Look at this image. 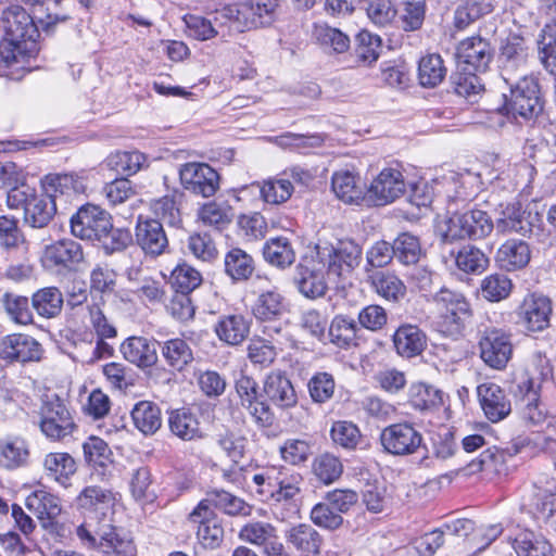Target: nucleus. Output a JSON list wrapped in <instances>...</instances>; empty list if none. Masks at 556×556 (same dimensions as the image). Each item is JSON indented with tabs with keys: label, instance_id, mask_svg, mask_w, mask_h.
<instances>
[{
	"label": "nucleus",
	"instance_id": "1",
	"mask_svg": "<svg viewBox=\"0 0 556 556\" xmlns=\"http://www.w3.org/2000/svg\"><path fill=\"white\" fill-rule=\"evenodd\" d=\"M553 377V368L549 359L541 353L532 355L521 379L511 387V393L516 399V407L521 419L531 426L542 425L547 413L540 402L542 383Z\"/></svg>",
	"mask_w": 556,
	"mask_h": 556
},
{
	"label": "nucleus",
	"instance_id": "2",
	"mask_svg": "<svg viewBox=\"0 0 556 556\" xmlns=\"http://www.w3.org/2000/svg\"><path fill=\"white\" fill-rule=\"evenodd\" d=\"M39 26L20 4H11L0 13V43L15 54V61H25L38 51Z\"/></svg>",
	"mask_w": 556,
	"mask_h": 556
},
{
	"label": "nucleus",
	"instance_id": "3",
	"mask_svg": "<svg viewBox=\"0 0 556 556\" xmlns=\"http://www.w3.org/2000/svg\"><path fill=\"white\" fill-rule=\"evenodd\" d=\"M508 91L503 92L501 113L515 119L536 122L543 115L545 99L539 80L529 75L518 78L504 75Z\"/></svg>",
	"mask_w": 556,
	"mask_h": 556
},
{
	"label": "nucleus",
	"instance_id": "4",
	"mask_svg": "<svg viewBox=\"0 0 556 556\" xmlns=\"http://www.w3.org/2000/svg\"><path fill=\"white\" fill-rule=\"evenodd\" d=\"M76 534L91 552V556H137L138 553L132 534L114 525H104L91 531L83 523L77 528Z\"/></svg>",
	"mask_w": 556,
	"mask_h": 556
},
{
	"label": "nucleus",
	"instance_id": "5",
	"mask_svg": "<svg viewBox=\"0 0 556 556\" xmlns=\"http://www.w3.org/2000/svg\"><path fill=\"white\" fill-rule=\"evenodd\" d=\"M446 229L443 232L444 241L458 239L478 240L488 237L496 224L489 212L472 207L463 213H454L445 220Z\"/></svg>",
	"mask_w": 556,
	"mask_h": 556
},
{
	"label": "nucleus",
	"instance_id": "6",
	"mask_svg": "<svg viewBox=\"0 0 556 556\" xmlns=\"http://www.w3.org/2000/svg\"><path fill=\"white\" fill-rule=\"evenodd\" d=\"M383 452L392 456H410L427 453L422 433L409 421H401L384 427L380 433Z\"/></svg>",
	"mask_w": 556,
	"mask_h": 556
},
{
	"label": "nucleus",
	"instance_id": "7",
	"mask_svg": "<svg viewBox=\"0 0 556 556\" xmlns=\"http://www.w3.org/2000/svg\"><path fill=\"white\" fill-rule=\"evenodd\" d=\"M362 247L352 239H340L334 244L317 247V257L327 274L334 277H346L362 261Z\"/></svg>",
	"mask_w": 556,
	"mask_h": 556
},
{
	"label": "nucleus",
	"instance_id": "8",
	"mask_svg": "<svg viewBox=\"0 0 556 556\" xmlns=\"http://www.w3.org/2000/svg\"><path fill=\"white\" fill-rule=\"evenodd\" d=\"M433 302L448 331L460 334L472 317L471 305L466 296L457 290L442 287L434 293Z\"/></svg>",
	"mask_w": 556,
	"mask_h": 556
},
{
	"label": "nucleus",
	"instance_id": "9",
	"mask_svg": "<svg viewBox=\"0 0 556 556\" xmlns=\"http://www.w3.org/2000/svg\"><path fill=\"white\" fill-rule=\"evenodd\" d=\"M277 7L278 0H247L226 5L225 12L232 17L230 27L239 34L253 27L270 25Z\"/></svg>",
	"mask_w": 556,
	"mask_h": 556
},
{
	"label": "nucleus",
	"instance_id": "10",
	"mask_svg": "<svg viewBox=\"0 0 556 556\" xmlns=\"http://www.w3.org/2000/svg\"><path fill=\"white\" fill-rule=\"evenodd\" d=\"M235 390L240 405L249 412L257 426H273L275 414L271 406L262 399L258 382L253 377L241 372L235 381Z\"/></svg>",
	"mask_w": 556,
	"mask_h": 556
},
{
	"label": "nucleus",
	"instance_id": "11",
	"mask_svg": "<svg viewBox=\"0 0 556 556\" xmlns=\"http://www.w3.org/2000/svg\"><path fill=\"white\" fill-rule=\"evenodd\" d=\"M40 430L51 440H62L76 428L68 408L56 394L46 396L40 407Z\"/></svg>",
	"mask_w": 556,
	"mask_h": 556
},
{
	"label": "nucleus",
	"instance_id": "12",
	"mask_svg": "<svg viewBox=\"0 0 556 556\" xmlns=\"http://www.w3.org/2000/svg\"><path fill=\"white\" fill-rule=\"evenodd\" d=\"M43 354L42 344L28 333L15 332L0 338V359L7 365L38 363Z\"/></svg>",
	"mask_w": 556,
	"mask_h": 556
},
{
	"label": "nucleus",
	"instance_id": "13",
	"mask_svg": "<svg viewBox=\"0 0 556 556\" xmlns=\"http://www.w3.org/2000/svg\"><path fill=\"white\" fill-rule=\"evenodd\" d=\"M112 216L100 205L85 203L70 218L71 233L81 240L94 242L109 227Z\"/></svg>",
	"mask_w": 556,
	"mask_h": 556
},
{
	"label": "nucleus",
	"instance_id": "14",
	"mask_svg": "<svg viewBox=\"0 0 556 556\" xmlns=\"http://www.w3.org/2000/svg\"><path fill=\"white\" fill-rule=\"evenodd\" d=\"M480 357L493 369H504L511 357L513 344L510 334L495 327H486L480 331Z\"/></svg>",
	"mask_w": 556,
	"mask_h": 556
},
{
	"label": "nucleus",
	"instance_id": "15",
	"mask_svg": "<svg viewBox=\"0 0 556 556\" xmlns=\"http://www.w3.org/2000/svg\"><path fill=\"white\" fill-rule=\"evenodd\" d=\"M181 186L203 198L213 197L219 188L218 173L206 163L189 162L180 166Z\"/></svg>",
	"mask_w": 556,
	"mask_h": 556
},
{
	"label": "nucleus",
	"instance_id": "16",
	"mask_svg": "<svg viewBox=\"0 0 556 556\" xmlns=\"http://www.w3.org/2000/svg\"><path fill=\"white\" fill-rule=\"evenodd\" d=\"M406 184L403 174L396 169L383 168L367 187V202L383 206L394 202L405 193Z\"/></svg>",
	"mask_w": 556,
	"mask_h": 556
},
{
	"label": "nucleus",
	"instance_id": "17",
	"mask_svg": "<svg viewBox=\"0 0 556 556\" xmlns=\"http://www.w3.org/2000/svg\"><path fill=\"white\" fill-rule=\"evenodd\" d=\"M186 25L190 35L199 40H207L215 36H219L223 40L237 34L235 28L230 27L232 17L225 12V7L215 12L212 20L198 16L187 15L185 17Z\"/></svg>",
	"mask_w": 556,
	"mask_h": 556
},
{
	"label": "nucleus",
	"instance_id": "18",
	"mask_svg": "<svg viewBox=\"0 0 556 556\" xmlns=\"http://www.w3.org/2000/svg\"><path fill=\"white\" fill-rule=\"evenodd\" d=\"M323 265L314 258L302 260L294 269L293 283L299 292L307 299H317L326 294Z\"/></svg>",
	"mask_w": 556,
	"mask_h": 556
},
{
	"label": "nucleus",
	"instance_id": "19",
	"mask_svg": "<svg viewBox=\"0 0 556 556\" xmlns=\"http://www.w3.org/2000/svg\"><path fill=\"white\" fill-rule=\"evenodd\" d=\"M494 48L488 39L472 36L458 43L456 54L458 60L466 65L465 70L485 73L494 58Z\"/></svg>",
	"mask_w": 556,
	"mask_h": 556
},
{
	"label": "nucleus",
	"instance_id": "20",
	"mask_svg": "<svg viewBox=\"0 0 556 556\" xmlns=\"http://www.w3.org/2000/svg\"><path fill=\"white\" fill-rule=\"evenodd\" d=\"M135 241L146 255L159 256L166 252L168 238L159 219L139 216L135 227Z\"/></svg>",
	"mask_w": 556,
	"mask_h": 556
},
{
	"label": "nucleus",
	"instance_id": "21",
	"mask_svg": "<svg viewBox=\"0 0 556 556\" xmlns=\"http://www.w3.org/2000/svg\"><path fill=\"white\" fill-rule=\"evenodd\" d=\"M263 393L269 405L280 409H289L298 404V394L292 381L281 370L270 371L264 379Z\"/></svg>",
	"mask_w": 556,
	"mask_h": 556
},
{
	"label": "nucleus",
	"instance_id": "22",
	"mask_svg": "<svg viewBox=\"0 0 556 556\" xmlns=\"http://www.w3.org/2000/svg\"><path fill=\"white\" fill-rule=\"evenodd\" d=\"M551 300L539 293L528 294L519 306L520 321L529 331H542L549 325Z\"/></svg>",
	"mask_w": 556,
	"mask_h": 556
},
{
	"label": "nucleus",
	"instance_id": "23",
	"mask_svg": "<svg viewBox=\"0 0 556 556\" xmlns=\"http://www.w3.org/2000/svg\"><path fill=\"white\" fill-rule=\"evenodd\" d=\"M25 505L39 519L43 529L50 532L56 529L55 519L62 511L58 496L46 490H36L26 497Z\"/></svg>",
	"mask_w": 556,
	"mask_h": 556
},
{
	"label": "nucleus",
	"instance_id": "24",
	"mask_svg": "<svg viewBox=\"0 0 556 556\" xmlns=\"http://www.w3.org/2000/svg\"><path fill=\"white\" fill-rule=\"evenodd\" d=\"M540 222L538 213L523 210L520 203L508 204L496 220V230L502 233L516 232L523 237L530 236L535 224Z\"/></svg>",
	"mask_w": 556,
	"mask_h": 556
},
{
	"label": "nucleus",
	"instance_id": "25",
	"mask_svg": "<svg viewBox=\"0 0 556 556\" xmlns=\"http://www.w3.org/2000/svg\"><path fill=\"white\" fill-rule=\"evenodd\" d=\"M529 56V47L526 39L517 34H510L502 41L498 61L501 75L510 76L511 73L526 66Z\"/></svg>",
	"mask_w": 556,
	"mask_h": 556
},
{
	"label": "nucleus",
	"instance_id": "26",
	"mask_svg": "<svg viewBox=\"0 0 556 556\" xmlns=\"http://www.w3.org/2000/svg\"><path fill=\"white\" fill-rule=\"evenodd\" d=\"M477 394L484 415L490 421L497 422L510 413V401L500 386L492 382L482 383L477 388Z\"/></svg>",
	"mask_w": 556,
	"mask_h": 556
},
{
	"label": "nucleus",
	"instance_id": "27",
	"mask_svg": "<svg viewBox=\"0 0 556 556\" xmlns=\"http://www.w3.org/2000/svg\"><path fill=\"white\" fill-rule=\"evenodd\" d=\"M285 539L302 556H318L324 539L321 534L308 523H298L285 532Z\"/></svg>",
	"mask_w": 556,
	"mask_h": 556
},
{
	"label": "nucleus",
	"instance_id": "28",
	"mask_svg": "<svg viewBox=\"0 0 556 556\" xmlns=\"http://www.w3.org/2000/svg\"><path fill=\"white\" fill-rule=\"evenodd\" d=\"M43 258L49 266L72 269L84 261V251L79 242L73 239H61L46 247Z\"/></svg>",
	"mask_w": 556,
	"mask_h": 556
},
{
	"label": "nucleus",
	"instance_id": "29",
	"mask_svg": "<svg viewBox=\"0 0 556 556\" xmlns=\"http://www.w3.org/2000/svg\"><path fill=\"white\" fill-rule=\"evenodd\" d=\"M45 189L54 200L58 195L84 194L88 189L87 172L49 174L45 177Z\"/></svg>",
	"mask_w": 556,
	"mask_h": 556
},
{
	"label": "nucleus",
	"instance_id": "30",
	"mask_svg": "<svg viewBox=\"0 0 556 556\" xmlns=\"http://www.w3.org/2000/svg\"><path fill=\"white\" fill-rule=\"evenodd\" d=\"M392 342L400 356L413 358L427 348V336L418 326L403 324L394 331Z\"/></svg>",
	"mask_w": 556,
	"mask_h": 556
},
{
	"label": "nucleus",
	"instance_id": "31",
	"mask_svg": "<svg viewBox=\"0 0 556 556\" xmlns=\"http://www.w3.org/2000/svg\"><path fill=\"white\" fill-rule=\"evenodd\" d=\"M157 343L144 337H130L122 343L121 352L125 359L144 369L157 363Z\"/></svg>",
	"mask_w": 556,
	"mask_h": 556
},
{
	"label": "nucleus",
	"instance_id": "32",
	"mask_svg": "<svg viewBox=\"0 0 556 556\" xmlns=\"http://www.w3.org/2000/svg\"><path fill=\"white\" fill-rule=\"evenodd\" d=\"M531 260V249L528 242L508 239L500 245L495 254L497 266L506 271L525 268Z\"/></svg>",
	"mask_w": 556,
	"mask_h": 556
},
{
	"label": "nucleus",
	"instance_id": "33",
	"mask_svg": "<svg viewBox=\"0 0 556 556\" xmlns=\"http://www.w3.org/2000/svg\"><path fill=\"white\" fill-rule=\"evenodd\" d=\"M332 191L338 199L345 203L358 204L367 201V186L359 175L350 170L336 172L331 179Z\"/></svg>",
	"mask_w": 556,
	"mask_h": 556
},
{
	"label": "nucleus",
	"instance_id": "34",
	"mask_svg": "<svg viewBox=\"0 0 556 556\" xmlns=\"http://www.w3.org/2000/svg\"><path fill=\"white\" fill-rule=\"evenodd\" d=\"M250 326L251 318L241 314H230L220 316L214 330L220 341L238 345L248 338Z\"/></svg>",
	"mask_w": 556,
	"mask_h": 556
},
{
	"label": "nucleus",
	"instance_id": "35",
	"mask_svg": "<svg viewBox=\"0 0 556 556\" xmlns=\"http://www.w3.org/2000/svg\"><path fill=\"white\" fill-rule=\"evenodd\" d=\"M56 213L54 199L48 194H36L29 199L24 211V223L31 228L47 227Z\"/></svg>",
	"mask_w": 556,
	"mask_h": 556
},
{
	"label": "nucleus",
	"instance_id": "36",
	"mask_svg": "<svg viewBox=\"0 0 556 556\" xmlns=\"http://www.w3.org/2000/svg\"><path fill=\"white\" fill-rule=\"evenodd\" d=\"M157 345L166 365L175 371H184L194 361L193 350L185 339L173 338Z\"/></svg>",
	"mask_w": 556,
	"mask_h": 556
},
{
	"label": "nucleus",
	"instance_id": "37",
	"mask_svg": "<svg viewBox=\"0 0 556 556\" xmlns=\"http://www.w3.org/2000/svg\"><path fill=\"white\" fill-rule=\"evenodd\" d=\"M255 270L253 257L240 248H231L224 256V273L232 282L249 280Z\"/></svg>",
	"mask_w": 556,
	"mask_h": 556
},
{
	"label": "nucleus",
	"instance_id": "38",
	"mask_svg": "<svg viewBox=\"0 0 556 556\" xmlns=\"http://www.w3.org/2000/svg\"><path fill=\"white\" fill-rule=\"evenodd\" d=\"M361 331L357 321L349 316L336 315L329 326L328 336L331 343L340 349L356 346L358 332Z\"/></svg>",
	"mask_w": 556,
	"mask_h": 556
},
{
	"label": "nucleus",
	"instance_id": "39",
	"mask_svg": "<svg viewBox=\"0 0 556 556\" xmlns=\"http://www.w3.org/2000/svg\"><path fill=\"white\" fill-rule=\"evenodd\" d=\"M262 254L267 264L279 269L291 266L295 261L291 241L282 236L268 239L263 245Z\"/></svg>",
	"mask_w": 556,
	"mask_h": 556
},
{
	"label": "nucleus",
	"instance_id": "40",
	"mask_svg": "<svg viewBox=\"0 0 556 556\" xmlns=\"http://www.w3.org/2000/svg\"><path fill=\"white\" fill-rule=\"evenodd\" d=\"M368 280L377 294L389 302L397 303L406 295V286L394 273L372 271Z\"/></svg>",
	"mask_w": 556,
	"mask_h": 556
},
{
	"label": "nucleus",
	"instance_id": "41",
	"mask_svg": "<svg viewBox=\"0 0 556 556\" xmlns=\"http://www.w3.org/2000/svg\"><path fill=\"white\" fill-rule=\"evenodd\" d=\"M184 198V193L174 190L170 194H166L157 200H155L152 204V210L155 219L160 222L163 220L169 227L173 228H181L182 227V216L180 211V204Z\"/></svg>",
	"mask_w": 556,
	"mask_h": 556
},
{
	"label": "nucleus",
	"instance_id": "42",
	"mask_svg": "<svg viewBox=\"0 0 556 556\" xmlns=\"http://www.w3.org/2000/svg\"><path fill=\"white\" fill-rule=\"evenodd\" d=\"M63 304V294L56 287L41 288L31 295V307L40 317L47 319L59 316Z\"/></svg>",
	"mask_w": 556,
	"mask_h": 556
},
{
	"label": "nucleus",
	"instance_id": "43",
	"mask_svg": "<svg viewBox=\"0 0 556 556\" xmlns=\"http://www.w3.org/2000/svg\"><path fill=\"white\" fill-rule=\"evenodd\" d=\"M130 414L135 427L146 435L154 434L162 426L161 409L154 402L140 401Z\"/></svg>",
	"mask_w": 556,
	"mask_h": 556
},
{
	"label": "nucleus",
	"instance_id": "44",
	"mask_svg": "<svg viewBox=\"0 0 556 556\" xmlns=\"http://www.w3.org/2000/svg\"><path fill=\"white\" fill-rule=\"evenodd\" d=\"M0 304L13 323L24 326L34 323L31 306L27 296L7 291L0 298Z\"/></svg>",
	"mask_w": 556,
	"mask_h": 556
},
{
	"label": "nucleus",
	"instance_id": "45",
	"mask_svg": "<svg viewBox=\"0 0 556 556\" xmlns=\"http://www.w3.org/2000/svg\"><path fill=\"white\" fill-rule=\"evenodd\" d=\"M283 312V296L276 289L261 292L252 307L254 317L261 321L275 320Z\"/></svg>",
	"mask_w": 556,
	"mask_h": 556
},
{
	"label": "nucleus",
	"instance_id": "46",
	"mask_svg": "<svg viewBox=\"0 0 556 556\" xmlns=\"http://www.w3.org/2000/svg\"><path fill=\"white\" fill-rule=\"evenodd\" d=\"M84 457L86 463L99 471V475L105 476L108 468L112 465V451L108 443L98 437H90L83 444Z\"/></svg>",
	"mask_w": 556,
	"mask_h": 556
},
{
	"label": "nucleus",
	"instance_id": "47",
	"mask_svg": "<svg viewBox=\"0 0 556 556\" xmlns=\"http://www.w3.org/2000/svg\"><path fill=\"white\" fill-rule=\"evenodd\" d=\"M168 425L172 433L181 440L190 441L202 437L198 418L187 408L172 410Z\"/></svg>",
	"mask_w": 556,
	"mask_h": 556
},
{
	"label": "nucleus",
	"instance_id": "48",
	"mask_svg": "<svg viewBox=\"0 0 556 556\" xmlns=\"http://www.w3.org/2000/svg\"><path fill=\"white\" fill-rule=\"evenodd\" d=\"M394 258L403 265H415L424 255L420 240L409 232H401L391 243Z\"/></svg>",
	"mask_w": 556,
	"mask_h": 556
},
{
	"label": "nucleus",
	"instance_id": "49",
	"mask_svg": "<svg viewBox=\"0 0 556 556\" xmlns=\"http://www.w3.org/2000/svg\"><path fill=\"white\" fill-rule=\"evenodd\" d=\"M409 404L420 412L439 408L443 404V392L433 386L418 382L409 388Z\"/></svg>",
	"mask_w": 556,
	"mask_h": 556
},
{
	"label": "nucleus",
	"instance_id": "50",
	"mask_svg": "<svg viewBox=\"0 0 556 556\" xmlns=\"http://www.w3.org/2000/svg\"><path fill=\"white\" fill-rule=\"evenodd\" d=\"M132 235L128 228L114 227L112 219L109 222L101 236L94 241L106 255L125 251L132 243Z\"/></svg>",
	"mask_w": 556,
	"mask_h": 556
},
{
	"label": "nucleus",
	"instance_id": "51",
	"mask_svg": "<svg viewBox=\"0 0 556 556\" xmlns=\"http://www.w3.org/2000/svg\"><path fill=\"white\" fill-rule=\"evenodd\" d=\"M472 70H465L464 72L453 73L450 77V83L453 91L467 99L469 102H477L478 97L484 91V84L481 78Z\"/></svg>",
	"mask_w": 556,
	"mask_h": 556
},
{
	"label": "nucleus",
	"instance_id": "52",
	"mask_svg": "<svg viewBox=\"0 0 556 556\" xmlns=\"http://www.w3.org/2000/svg\"><path fill=\"white\" fill-rule=\"evenodd\" d=\"M538 52L543 67L552 75H556V20L541 29Z\"/></svg>",
	"mask_w": 556,
	"mask_h": 556
},
{
	"label": "nucleus",
	"instance_id": "53",
	"mask_svg": "<svg viewBox=\"0 0 556 556\" xmlns=\"http://www.w3.org/2000/svg\"><path fill=\"white\" fill-rule=\"evenodd\" d=\"M28 445L21 438L0 440V464L8 469H15L27 464Z\"/></svg>",
	"mask_w": 556,
	"mask_h": 556
},
{
	"label": "nucleus",
	"instance_id": "54",
	"mask_svg": "<svg viewBox=\"0 0 556 556\" xmlns=\"http://www.w3.org/2000/svg\"><path fill=\"white\" fill-rule=\"evenodd\" d=\"M446 76V68L440 54H427L418 63V80L422 87L434 88Z\"/></svg>",
	"mask_w": 556,
	"mask_h": 556
},
{
	"label": "nucleus",
	"instance_id": "55",
	"mask_svg": "<svg viewBox=\"0 0 556 556\" xmlns=\"http://www.w3.org/2000/svg\"><path fill=\"white\" fill-rule=\"evenodd\" d=\"M426 9V0H402L397 10L399 26L404 31L420 29L425 22Z\"/></svg>",
	"mask_w": 556,
	"mask_h": 556
},
{
	"label": "nucleus",
	"instance_id": "56",
	"mask_svg": "<svg viewBox=\"0 0 556 556\" xmlns=\"http://www.w3.org/2000/svg\"><path fill=\"white\" fill-rule=\"evenodd\" d=\"M43 466L48 476L62 485H66L76 470V462L68 453H49L45 457Z\"/></svg>",
	"mask_w": 556,
	"mask_h": 556
},
{
	"label": "nucleus",
	"instance_id": "57",
	"mask_svg": "<svg viewBox=\"0 0 556 556\" xmlns=\"http://www.w3.org/2000/svg\"><path fill=\"white\" fill-rule=\"evenodd\" d=\"M210 492L214 507L224 514L232 517H248L252 514V506L232 493L223 489H213Z\"/></svg>",
	"mask_w": 556,
	"mask_h": 556
},
{
	"label": "nucleus",
	"instance_id": "58",
	"mask_svg": "<svg viewBox=\"0 0 556 556\" xmlns=\"http://www.w3.org/2000/svg\"><path fill=\"white\" fill-rule=\"evenodd\" d=\"M455 263L459 270L466 274L480 275L489 266V257L475 245L467 244L458 250Z\"/></svg>",
	"mask_w": 556,
	"mask_h": 556
},
{
	"label": "nucleus",
	"instance_id": "59",
	"mask_svg": "<svg viewBox=\"0 0 556 556\" xmlns=\"http://www.w3.org/2000/svg\"><path fill=\"white\" fill-rule=\"evenodd\" d=\"M494 7L491 2L467 0L460 3L454 12V26L463 30L470 24L491 13Z\"/></svg>",
	"mask_w": 556,
	"mask_h": 556
},
{
	"label": "nucleus",
	"instance_id": "60",
	"mask_svg": "<svg viewBox=\"0 0 556 556\" xmlns=\"http://www.w3.org/2000/svg\"><path fill=\"white\" fill-rule=\"evenodd\" d=\"M382 40L378 35L361 30L355 37L354 55L364 64L377 61L381 51Z\"/></svg>",
	"mask_w": 556,
	"mask_h": 556
},
{
	"label": "nucleus",
	"instance_id": "61",
	"mask_svg": "<svg viewBox=\"0 0 556 556\" xmlns=\"http://www.w3.org/2000/svg\"><path fill=\"white\" fill-rule=\"evenodd\" d=\"M266 203L279 204L286 202L293 193V185L289 179L268 180L263 185L258 182L251 185Z\"/></svg>",
	"mask_w": 556,
	"mask_h": 556
},
{
	"label": "nucleus",
	"instance_id": "62",
	"mask_svg": "<svg viewBox=\"0 0 556 556\" xmlns=\"http://www.w3.org/2000/svg\"><path fill=\"white\" fill-rule=\"evenodd\" d=\"M504 451L498 450L496 446L486 447L477 458L471 459L466 466L459 468L456 473L469 477L482 470L496 469V465L504 463Z\"/></svg>",
	"mask_w": 556,
	"mask_h": 556
},
{
	"label": "nucleus",
	"instance_id": "63",
	"mask_svg": "<svg viewBox=\"0 0 556 556\" xmlns=\"http://www.w3.org/2000/svg\"><path fill=\"white\" fill-rule=\"evenodd\" d=\"M518 556H554L553 546L532 532L520 533L513 543Z\"/></svg>",
	"mask_w": 556,
	"mask_h": 556
},
{
	"label": "nucleus",
	"instance_id": "64",
	"mask_svg": "<svg viewBox=\"0 0 556 556\" xmlns=\"http://www.w3.org/2000/svg\"><path fill=\"white\" fill-rule=\"evenodd\" d=\"M314 36L324 49H330L334 53H343L350 48V38L338 28L326 24L316 25Z\"/></svg>",
	"mask_w": 556,
	"mask_h": 556
}]
</instances>
